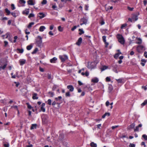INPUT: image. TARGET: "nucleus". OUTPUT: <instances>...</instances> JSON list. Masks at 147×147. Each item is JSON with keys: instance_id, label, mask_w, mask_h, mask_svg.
<instances>
[{"instance_id": "f704fd0d", "label": "nucleus", "mask_w": 147, "mask_h": 147, "mask_svg": "<svg viewBox=\"0 0 147 147\" xmlns=\"http://www.w3.org/2000/svg\"><path fill=\"white\" fill-rule=\"evenodd\" d=\"M100 24L101 25H104L105 24L104 20L103 19H101L100 22Z\"/></svg>"}, {"instance_id": "f3484780", "label": "nucleus", "mask_w": 147, "mask_h": 147, "mask_svg": "<svg viewBox=\"0 0 147 147\" xmlns=\"http://www.w3.org/2000/svg\"><path fill=\"white\" fill-rule=\"evenodd\" d=\"M29 9H25V11H23L22 13L23 14H25L26 15H28L29 12Z\"/></svg>"}, {"instance_id": "5701e85b", "label": "nucleus", "mask_w": 147, "mask_h": 147, "mask_svg": "<svg viewBox=\"0 0 147 147\" xmlns=\"http://www.w3.org/2000/svg\"><path fill=\"white\" fill-rule=\"evenodd\" d=\"M46 28L44 26H41L39 28V31L40 32H43L45 29Z\"/></svg>"}, {"instance_id": "0e129e2a", "label": "nucleus", "mask_w": 147, "mask_h": 147, "mask_svg": "<svg viewBox=\"0 0 147 147\" xmlns=\"http://www.w3.org/2000/svg\"><path fill=\"white\" fill-rule=\"evenodd\" d=\"M14 83L15 84H16V87H18L19 86V82H14Z\"/></svg>"}, {"instance_id": "c03bdc74", "label": "nucleus", "mask_w": 147, "mask_h": 147, "mask_svg": "<svg viewBox=\"0 0 147 147\" xmlns=\"http://www.w3.org/2000/svg\"><path fill=\"white\" fill-rule=\"evenodd\" d=\"M57 86L55 85H54L52 88V90L53 91H54L57 88Z\"/></svg>"}, {"instance_id": "603ef678", "label": "nucleus", "mask_w": 147, "mask_h": 147, "mask_svg": "<svg viewBox=\"0 0 147 147\" xmlns=\"http://www.w3.org/2000/svg\"><path fill=\"white\" fill-rule=\"evenodd\" d=\"M128 9L130 11H132L134 9V7H131L129 6H128L127 7Z\"/></svg>"}, {"instance_id": "c756f323", "label": "nucleus", "mask_w": 147, "mask_h": 147, "mask_svg": "<svg viewBox=\"0 0 147 147\" xmlns=\"http://www.w3.org/2000/svg\"><path fill=\"white\" fill-rule=\"evenodd\" d=\"M48 94L49 95L50 97H53L54 95V92L50 91L48 92Z\"/></svg>"}, {"instance_id": "c85d7f7f", "label": "nucleus", "mask_w": 147, "mask_h": 147, "mask_svg": "<svg viewBox=\"0 0 147 147\" xmlns=\"http://www.w3.org/2000/svg\"><path fill=\"white\" fill-rule=\"evenodd\" d=\"M34 22H31L29 23V25H28V26H27V27L28 28H31L32 26L34 25Z\"/></svg>"}, {"instance_id": "f8f14e48", "label": "nucleus", "mask_w": 147, "mask_h": 147, "mask_svg": "<svg viewBox=\"0 0 147 147\" xmlns=\"http://www.w3.org/2000/svg\"><path fill=\"white\" fill-rule=\"evenodd\" d=\"M119 51L117 53H116L114 56V57L116 59H117L119 56V55L121 54V53L120 51L119 50H118Z\"/></svg>"}, {"instance_id": "cd10ccee", "label": "nucleus", "mask_w": 147, "mask_h": 147, "mask_svg": "<svg viewBox=\"0 0 147 147\" xmlns=\"http://www.w3.org/2000/svg\"><path fill=\"white\" fill-rule=\"evenodd\" d=\"M110 115V113H106L104 114L102 116V118H105L106 116H109Z\"/></svg>"}, {"instance_id": "f257e3e1", "label": "nucleus", "mask_w": 147, "mask_h": 147, "mask_svg": "<svg viewBox=\"0 0 147 147\" xmlns=\"http://www.w3.org/2000/svg\"><path fill=\"white\" fill-rule=\"evenodd\" d=\"M42 38L39 36L36 39V44L38 47H40L42 45Z\"/></svg>"}, {"instance_id": "7c9ffc66", "label": "nucleus", "mask_w": 147, "mask_h": 147, "mask_svg": "<svg viewBox=\"0 0 147 147\" xmlns=\"http://www.w3.org/2000/svg\"><path fill=\"white\" fill-rule=\"evenodd\" d=\"M79 31L80 32L79 34L80 35H82L84 33V31L83 30V29H79Z\"/></svg>"}, {"instance_id": "2eb2a0df", "label": "nucleus", "mask_w": 147, "mask_h": 147, "mask_svg": "<svg viewBox=\"0 0 147 147\" xmlns=\"http://www.w3.org/2000/svg\"><path fill=\"white\" fill-rule=\"evenodd\" d=\"M26 60L25 59L20 60L19 61L20 65H24L26 63Z\"/></svg>"}, {"instance_id": "de8ad7c7", "label": "nucleus", "mask_w": 147, "mask_h": 147, "mask_svg": "<svg viewBox=\"0 0 147 147\" xmlns=\"http://www.w3.org/2000/svg\"><path fill=\"white\" fill-rule=\"evenodd\" d=\"M58 30L59 31L62 32L63 30V29L61 28V26H59L58 27Z\"/></svg>"}, {"instance_id": "e433bc0d", "label": "nucleus", "mask_w": 147, "mask_h": 147, "mask_svg": "<svg viewBox=\"0 0 147 147\" xmlns=\"http://www.w3.org/2000/svg\"><path fill=\"white\" fill-rule=\"evenodd\" d=\"M17 50L19 51V53H22L24 52V50L23 49H20L18 48L17 49Z\"/></svg>"}, {"instance_id": "9b49d317", "label": "nucleus", "mask_w": 147, "mask_h": 147, "mask_svg": "<svg viewBox=\"0 0 147 147\" xmlns=\"http://www.w3.org/2000/svg\"><path fill=\"white\" fill-rule=\"evenodd\" d=\"M99 80L98 78L96 77L94 78L91 80V82L94 83H97L98 82Z\"/></svg>"}, {"instance_id": "412c9836", "label": "nucleus", "mask_w": 147, "mask_h": 147, "mask_svg": "<svg viewBox=\"0 0 147 147\" xmlns=\"http://www.w3.org/2000/svg\"><path fill=\"white\" fill-rule=\"evenodd\" d=\"M28 5H34L32 0H29L28 1Z\"/></svg>"}, {"instance_id": "b1692460", "label": "nucleus", "mask_w": 147, "mask_h": 147, "mask_svg": "<svg viewBox=\"0 0 147 147\" xmlns=\"http://www.w3.org/2000/svg\"><path fill=\"white\" fill-rule=\"evenodd\" d=\"M37 126V125L36 124H32L31 127L30 129L32 130L34 128L35 129L36 128Z\"/></svg>"}, {"instance_id": "f03ea898", "label": "nucleus", "mask_w": 147, "mask_h": 147, "mask_svg": "<svg viewBox=\"0 0 147 147\" xmlns=\"http://www.w3.org/2000/svg\"><path fill=\"white\" fill-rule=\"evenodd\" d=\"M88 19V18L87 17H84L81 18L80 22V25L82 26L83 24L86 25L87 23Z\"/></svg>"}, {"instance_id": "423d86ee", "label": "nucleus", "mask_w": 147, "mask_h": 147, "mask_svg": "<svg viewBox=\"0 0 147 147\" xmlns=\"http://www.w3.org/2000/svg\"><path fill=\"white\" fill-rule=\"evenodd\" d=\"M67 88L69 90L70 92H73L74 90V87L72 85H68L67 86Z\"/></svg>"}, {"instance_id": "680f3d73", "label": "nucleus", "mask_w": 147, "mask_h": 147, "mask_svg": "<svg viewBox=\"0 0 147 147\" xmlns=\"http://www.w3.org/2000/svg\"><path fill=\"white\" fill-rule=\"evenodd\" d=\"M11 15L14 17H16V13L14 12H11Z\"/></svg>"}, {"instance_id": "a18cd8bd", "label": "nucleus", "mask_w": 147, "mask_h": 147, "mask_svg": "<svg viewBox=\"0 0 147 147\" xmlns=\"http://www.w3.org/2000/svg\"><path fill=\"white\" fill-rule=\"evenodd\" d=\"M34 15L32 13H30L28 16V18H29L32 17H34Z\"/></svg>"}, {"instance_id": "79ce46f5", "label": "nucleus", "mask_w": 147, "mask_h": 147, "mask_svg": "<svg viewBox=\"0 0 147 147\" xmlns=\"http://www.w3.org/2000/svg\"><path fill=\"white\" fill-rule=\"evenodd\" d=\"M19 3L20 4H25L26 3V1L24 0H19Z\"/></svg>"}, {"instance_id": "ddd939ff", "label": "nucleus", "mask_w": 147, "mask_h": 147, "mask_svg": "<svg viewBox=\"0 0 147 147\" xmlns=\"http://www.w3.org/2000/svg\"><path fill=\"white\" fill-rule=\"evenodd\" d=\"M7 65V62L6 61V62L5 63V64L3 66H0V69L1 70V69L4 70L6 67Z\"/></svg>"}, {"instance_id": "39448f33", "label": "nucleus", "mask_w": 147, "mask_h": 147, "mask_svg": "<svg viewBox=\"0 0 147 147\" xmlns=\"http://www.w3.org/2000/svg\"><path fill=\"white\" fill-rule=\"evenodd\" d=\"M59 58L62 62H64L68 59V57L66 55H60Z\"/></svg>"}, {"instance_id": "4d7b16f0", "label": "nucleus", "mask_w": 147, "mask_h": 147, "mask_svg": "<svg viewBox=\"0 0 147 147\" xmlns=\"http://www.w3.org/2000/svg\"><path fill=\"white\" fill-rule=\"evenodd\" d=\"M48 104L49 105H51V100L50 99H49L47 101Z\"/></svg>"}, {"instance_id": "4c0bfd02", "label": "nucleus", "mask_w": 147, "mask_h": 147, "mask_svg": "<svg viewBox=\"0 0 147 147\" xmlns=\"http://www.w3.org/2000/svg\"><path fill=\"white\" fill-rule=\"evenodd\" d=\"M138 42H137L136 43L138 44H140L142 43V40L141 38H138Z\"/></svg>"}, {"instance_id": "6e6d98bb", "label": "nucleus", "mask_w": 147, "mask_h": 147, "mask_svg": "<svg viewBox=\"0 0 147 147\" xmlns=\"http://www.w3.org/2000/svg\"><path fill=\"white\" fill-rule=\"evenodd\" d=\"M106 81L107 82H109L111 81L110 78L108 77H106Z\"/></svg>"}, {"instance_id": "8fccbe9b", "label": "nucleus", "mask_w": 147, "mask_h": 147, "mask_svg": "<svg viewBox=\"0 0 147 147\" xmlns=\"http://www.w3.org/2000/svg\"><path fill=\"white\" fill-rule=\"evenodd\" d=\"M47 78L49 79H51V74L48 73L47 74Z\"/></svg>"}, {"instance_id": "1a4fd4ad", "label": "nucleus", "mask_w": 147, "mask_h": 147, "mask_svg": "<svg viewBox=\"0 0 147 147\" xmlns=\"http://www.w3.org/2000/svg\"><path fill=\"white\" fill-rule=\"evenodd\" d=\"M45 105V103H43L41 105L40 109L41 111H42L44 112L45 111V109L44 108Z\"/></svg>"}, {"instance_id": "4be33fe9", "label": "nucleus", "mask_w": 147, "mask_h": 147, "mask_svg": "<svg viewBox=\"0 0 147 147\" xmlns=\"http://www.w3.org/2000/svg\"><path fill=\"white\" fill-rule=\"evenodd\" d=\"M32 98L33 99H37L38 97L37 96V94L36 93L33 94Z\"/></svg>"}, {"instance_id": "5fc2aeb1", "label": "nucleus", "mask_w": 147, "mask_h": 147, "mask_svg": "<svg viewBox=\"0 0 147 147\" xmlns=\"http://www.w3.org/2000/svg\"><path fill=\"white\" fill-rule=\"evenodd\" d=\"M11 8L13 10L15 9V7L14 4H11Z\"/></svg>"}, {"instance_id": "49530a36", "label": "nucleus", "mask_w": 147, "mask_h": 147, "mask_svg": "<svg viewBox=\"0 0 147 147\" xmlns=\"http://www.w3.org/2000/svg\"><path fill=\"white\" fill-rule=\"evenodd\" d=\"M4 147H9V144L7 142H6L3 144Z\"/></svg>"}, {"instance_id": "a878e982", "label": "nucleus", "mask_w": 147, "mask_h": 147, "mask_svg": "<svg viewBox=\"0 0 147 147\" xmlns=\"http://www.w3.org/2000/svg\"><path fill=\"white\" fill-rule=\"evenodd\" d=\"M90 146L91 147H96L97 146V144L92 142L90 143Z\"/></svg>"}, {"instance_id": "7ed1b4c3", "label": "nucleus", "mask_w": 147, "mask_h": 147, "mask_svg": "<svg viewBox=\"0 0 147 147\" xmlns=\"http://www.w3.org/2000/svg\"><path fill=\"white\" fill-rule=\"evenodd\" d=\"M95 66L96 64L94 62H88L87 65V67L90 69H94Z\"/></svg>"}, {"instance_id": "0eeeda50", "label": "nucleus", "mask_w": 147, "mask_h": 147, "mask_svg": "<svg viewBox=\"0 0 147 147\" xmlns=\"http://www.w3.org/2000/svg\"><path fill=\"white\" fill-rule=\"evenodd\" d=\"M82 39L81 37L79 38L76 42V44L78 46H80L82 42Z\"/></svg>"}, {"instance_id": "72a5a7b5", "label": "nucleus", "mask_w": 147, "mask_h": 147, "mask_svg": "<svg viewBox=\"0 0 147 147\" xmlns=\"http://www.w3.org/2000/svg\"><path fill=\"white\" fill-rule=\"evenodd\" d=\"M5 12L7 13V15H9L11 13L10 11L8 10L7 8H6L5 9Z\"/></svg>"}, {"instance_id": "bf43d9fd", "label": "nucleus", "mask_w": 147, "mask_h": 147, "mask_svg": "<svg viewBox=\"0 0 147 147\" xmlns=\"http://www.w3.org/2000/svg\"><path fill=\"white\" fill-rule=\"evenodd\" d=\"M129 147H135V145L134 144L130 143L129 145Z\"/></svg>"}, {"instance_id": "aec40b11", "label": "nucleus", "mask_w": 147, "mask_h": 147, "mask_svg": "<svg viewBox=\"0 0 147 147\" xmlns=\"http://www.w3.org/2000/svg\"><path fill=\"white\" fill-rule=\"evenodd\" d=\"M119 42L121 44L123 45L125 42V41L124 38H122V39L118 40Z\"/></svg>"}, {"instance_id": "e2e57ef3", "label": "nucleus", "mask_w": 147, "mask_h": 147, "mask_svg": "<svg viewBox=\"0 0 147 147\" xmlns=\"http://www.w3.org/2000/svg\"><path fill=\"white\" fill-rule=\"evenodd\" d=\"M104 42L105 45V47H107L109 45V43L108 42H107L106 41H105V42Z\"/></svg>"}, {"instance_id": "bb28decb", "label": "nucleus", "mask_w": 147, "mask_h": 147, "mask_svg": "<svg viewBox=\"0 0 147 147\" xmlns=\"http://www.w3.org/2000/svg\"><path fill=\"white\" fill-rule=\"evenodd\" d=\"M108 67L106 65H104L101 68V71H103L108 68Z\"/></svg>"}, {"instance_id": "37998d69", "label": "nucleus", "mask_w": 147, "mask_h": 147, "mask_svg": "<svg viewBox=\"0 0 147 147\" xmlns=\"http://www.w3.org/2000/svg\"><path fill=\"white\" fill-rule=\"evenodd\" d=\"M26 105L27 106V107L28 109H31L32 108V106L31 105H30L29 103H26Z\"/></svg>"}, {"instance_id": "052dcab7", "label": "nucleus", "mask_w": 147, "mask_h": 147, "mask_svg": "<svg viewBox=\"0 0 147 147\" xmlns=\"http://www.w3.org/2000/svg\"><path fill=\"white\" fill-rule=\"evenodd\" d=\"M18 38V36H15L14 37V40H13V42L15 43L16 42V40Z\"/></svg>"}, {"instance_id": "ea45409f", "label": "nucleus", "mask_w": 147, "mask_h": 147, "mask_svg": "<svg viewBox=\"0 0 147 147\" xmlns=\"http://www.w3.org/2000/svg\"><path fill=\"white\" fill-rule=\"evenodd\" d=\"M65 96L66 97H70V92L68 91L65 93Z\"/></svg>"}, {"instance_id": "09e8293b", "label": "nucleus", "mask_w": 147, "mask_h": 147, "mask_svg": "<svg viewBox=\"0 0 147 147\" xmlns=\"http://www.w3.org/2000/svg\"><path fill=\"white\" fill-rule=\"evenodd\" d=\"M47 3V1L46 0H43L41 2V4L43 5L46 4Z\"/></svg>"}, {"instance_id": "a19ab883", "label": "nucleus", "mask_w": 147, "mask_h": 147, "mask_svg": "<svg viewBox=\"0 0 147 147\" xmlns=\"http://www.w3.org/2000/svg\"><path fill=\"white\" fill-rule=\"evenodd\" d=\"M38 51V49L37 48H36L34 50L32 53V54H34L36 53V52Z\"/></svg>"}, {"instance_id": "2f4dec72", "label": "nucleus", "mask_w": 147, "mask_h": 147, "mask_svg": "<svg viewBox=\"0 0 147 147\" xmlns=\"http://www.w3.org/2000/svg\"><path fill=\"white\" fill-rule=\"evenodd\" d=\"M147 104V99L145 100L144 102L142 103L141 105L142 106H144Z\"/></svg>"}, {"instance_id": "864d4df0", "label": "nucleus", "mask_w": 147, "mask_h": 147, "mask_svg": "<svg viewBox=\"0 0 147 147\" xmlns=\"http://www.w3.org/2000/svg\"><path fill=\"white\" fill-rule=\"evenodd\" d=\"M106 37L105 36H102V39L103 42H105L106 41Z\"/></svg>"}, {"instance_id": "69168bd1", "label": "nucleus", "mask_w": 147, "mask_h": 147, "mask_svg": "<svg viewBox=\"0 0 147 147\" xmlns=\"http://www.w3.org/2000/svg\"><path fill=\"white\" fill-rule=\"evenodd\" d=\"M77 28V27L76 26H74L73 28H71V30L72 31H74Z\"/></svg>"}, {"instance_id": "20e7f679", "label": "nucleus", "mask_w": 147, "mask_h": 147, "mask_svg": "<svg viewBox=\"0 0 147 147\" xmlns=\"http://www.w3.org/2000/svg\"><path fill=\"white\" fill-rule=\"evenodd\" d=\"M145 50V47L142 45H138L136 48V50L138 53L142 52Z\"/></svg>"}, {"instance_id": "13d9d810", "label": "nucleus", "mask_w": 147, "mask_h": 147, "mask_svg": "<svg viewBox=\"0 0 147 147\" xmlns=\"http://www.w3.org/2000/svg\"><path fill=\"white\" fill-rule=\"evenodd\" d=\"M127 26V24H122L121 26V28L122 29L123 28L126 27Z\"/></svg>"}, {"instance_id": "6ab92c4d", "label": "nucleus", "mask_w": 147, "mask_h": 147, "mask_svg": "<svg viewBox=\"0 0 147 147\" xmlns=\"http://www.w3.org/2000/svg\"><path fill=\"white\" fill-rule=\"evenodd\" d=\"M117 38L118 39V40L121 39L122 38H124L122 35L119 34H117Z\"/></svg>"}, {"instance_id": "a211bd4d", "label": "nucleus", "mask_w": 147, "mask_h": 147, "mask_svg": "<svg viewBox=\"0 0 147 147\" xmlns=\"http://www.w3.org/2000/svg\"><path fill=\"white\" fill-rule=\"evenodd\" d=\"M142 124H139L138 126L136 127V128L134 129V131H139V127H142Z\"/></svg>"}, {"instance_id": "473e14b6", "label": "nucleus", "mask_w": 147, "mask_h": 147, "mask_svg": "<svg viewBox=\"0 0 147 147\" xmlns=\"http://www.w3.org/2000/svg\"><path fill=\"white\" fill-rule=\"evenodd\" d=\"M32 47V46L31 45H28L26 47V49L28 50H30Z\"/></svg>"}, {"instance_id": "9d476101", "label": "nucleus", "mask_w": 147, "mask_h": 147, "mask_svg": "<svg viewBox=\"0 0 147 147\" xmlns=\"http://www.w3.org/2000/svg\"><path fill=\"white\" fill-rule=\"evenodd\" d=\"M38 16L40 18V19H42L46 16L43 13L40 12L38 13Z\"/></svg>"}, {"instance_id": "58836bf2", "label": "nucleus", "mask_w": 147, "mask_h": 147, "mask_svg": "<svg viewBox=\"0 0 147 147\" xmlns=\"http://www.w3.org/2000/svg\"><path fill=\"white\" fill-rule=\"evenodd\" d=\"M62 98V97L61 96H59L58 97L55 98V100L56 101L60 100Z\"/></svg>"}, {"instance_id": "dca6fc26", "label": "nucleus", "mask_w": 147, "mask_h": 147, "mask_svg": "<svg viewBox=\"0 0 147 147\" xmlns=\"http://www.w3.org/2000/svg\"><path fill=\"white\" fill-rule=\"evenodd\" d=\"M57 59L56 57H54L50 60V62L51 63H56V61L57 60Z\"/></svg>"}, {"instance_id": "338daca9", "label": "nucleus", "mask_w": 147, "mask_h": 147, "mask_svg": "<svg viewBox=\"0 0 147 147\" xmlns=\"http://www.w3.org/2000/svg\"><path fill=\"white\" fill-rule=\"evenodd\" d=\"M144 55L146 58H147V52L146 51H145L144 52Z\"/></svg>"}, {"instance_id": "4468645a", "label": "nucleus", "mask_w": 147, "mask_h": 147, "mask_svg": "<svg viewBox=\"0 0 147 147\" xmlns=\"http://www.w3.org/2000/svg\"><path fill=\"white\" fill-rule=\"evenodd\" d=\"M132 19L135 20V21H136L138 19V16L136 14H134L132 17Z\"/></svg>"}, {"instance_id": "c9c22d12", "label": "nucleus", "mask_w": 147, "mask_h": 147, "mask_svg": "<svg viewBox=\"0 0 147 147\" xmlns=\"http://www.w3.org/2000/svg\"><path fill=\"white\" fill-rule=\"evenodd\" d=\"M135 127V124L134 123L131 124L129 126V129H133Z\"/></svg>"}, {"instance_id": "774afa93", "label": "nucleus", "mask_w": 147, "mask_h": 147, "mask_svg": "<svg viewBox=\"0 0 147 147\" xmlns=\"http://www.w3.org/2000/svg\"><path fill=\"white\" fill-rule=\"evenodd\" d=\"M109 104V102L107 100L106 101V102L105 105L106 106L108 107Z\"/></svg>"}, {"instance_id": "393cba45", "label": "nucleus", "mask_w": 147, "mask_h": 147, "mask_svg": "<svg viewBox=\"0 0 147 147\" xmlns=\"http://www.w3.org/2000/svg\"><path fill=\"white\" fill-rule=\"evenodd\" d=\"M9 33H7L5 35H2V37L3 38H8V36H9Z\"/></svg>"}, {"instance_id": "6e6552de", "label": "nucleus", "mask_w": 147, "mask_h": 147, "mask_svg": "<svg viewBox=\"0 0 147 147\" xmlns=\"http://www.w3.org/2000/svg\"><path fill=\"white\" fill-rule=\"evenodd\" d=\"M116 80L118 84L121 83H124L125 82L123 78H120L118 79H116Z\"/></svg>"}, {"instance_id": "3c124183", "label": "nucleus", "mask_w": 147, "mask_h": 147, "mask_svg": "<svg viewBox=\"0 0 147 147\" xmlns=\"http://www.w3.org/2000/svg\"><path fill=\"white\" fill-rule=\"evenodd\" d=\"M142 137L144 139L146 140H147V136L145 134H144L142 136Z\"/></svg>"}]
</instances>
